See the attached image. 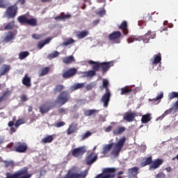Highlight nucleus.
Here are the masks:
<instances>
[{
	"mask_svg": "<svg viewBox=\"0 0 178 178\" xmlns=\"http://www.w3.org/2000/svg\"><path fill=\"white\" fill-rule=\"evenodd\" d=\"M124 143H126V138L122 137L119 139L117 143H112L110 144H104L102 147V154L104 155H106V154H109L111 149L113 150L111 152L112 155H115V156H118L119 154H120V151H122V148H123V145H124Z\"/></svg>",
	"mask_w": 178,
	"mask_h": 178,
	"instance_id": "nucleus-1",
	"label": "nucleus"
},
{
	"mask_svg": "<svg viewBox=\"0 0 178 178\" xmlns=\"http://www.w3.org/2000/svg\"><path fill=\"white\" fill-rule=\"evenodd\" d=\"M6 178H30L33 175L28 174L27 169H23L17 171L15 174L6 172Z\"/></svg>",
	"mask_w": 178,
	"mask_h": 178,
	"instance_id": "nucleus-2",
	"label": "nucleus"
},
{
	"mask_svg": "<svg viewBox=\"0 0 178 178\" xmlns=\"http://www.w3.org/2000/svg\"><path fill=\"white\" fill-rule=\"evenodd\" d=\"M115 168H106L102 170V173L97 175L95 178H115Z\"/></svg>",
	"mask_w": 178,
	"mask_h": 178,
	"instance_id": "nucleus-3",
	"label": "nucleus"
},
{
	"mask_svg": "<svg viewBox=\"0 0 178 178\" xmlns=\"http://www.w3.org/2000/svg\"><path fill=\"white\" fill-rule=\"evenodd\" d=\"M70 99V95L66 91H63L58 96L57 99L55 101V103L59 106H62V105H65L67 101Z\"/></svg>",
	"mask_w": 178,
	"mask_h": 178,
	"instance_id": "nucleus-4",
	"label": "nucleus"
},
{
	"mask_svg": "<svg viewBox=\"0 0 178 178\" xmlns=\"http://www.w3.org/2000/svg\"><path fill=\"white\" fill-rule=\"evenodd\" d=\"M17 5L14 4L8 7L6 11V15L8 19H15L16 17V15H17Z\"/></svg>",
	"mask_w": 178,
	"mask_h": 178,
	"instance_id": "nucleus-5",
	"label": "nucleus"
},
{
	"mask_svg": "<svg viewBox=\"0 0 178 178\" xmlns=\"http://www.w3.org/2000/svg\"><path fill=\"white\" fill-rule=\"evenodd\" d=\"M122 35L120 31H115L109 35V40L115 41V44H120V39L119 38Z\"/></svg>",
	"mask_w": 178,
	"mask_h": 178,
	"instance_id": "nucleus-6",
	"label": "nucleus"
},
{
	"mask_svg": "<svg viewBox=\"0 0 178 178\" xmlns=\"http://www.w3.org/2000/svg\"><path fill=\"white\" fill-rule=\"evenodd\" d=\"M84 152H86V146L74 149L72 150V155L73 156H75L76 158H77L79 156H81V155H83Z\"/></svg>",
	"mask_w": 178,
	"mask_h": 178,
	"instance_id": "nucleus-7",
	"label": "nucleus"
},
{
	"mask_svg": "<svg viewBox=\"0 0 178 178\" xmlns=\"http://www.w3.org/2000/svg\"><path fill=\"white\" fill-rule=\"evenodd\" d=\"M137 116V113L134 112V113H129L127 112L123 117L124 120H126L127 122H133L134 120V118Z\"/></svg>",
	"mask_w": 178,
	"mask_h": 178,
	"instance_id": "nucleus-8",
	"label": "nucleus"
},
{
	"mask_svg": "<svg viewBox=\"0 0 178 178\" xmlns=\"http://www.w3.org/2000/svg\"><path fill=\"white\" fill-rule=\"evenodd\" d=\"M51 108H52V104L45 103L40 106V112H41L42 114L47 113V112H49L51 110Z\"/></svg>",
	"mask_w": 178,
	"mask_h": 178,
	"instance_id": "nucleus-9",
	"label": "nucleus"
},
{
	"mask_svg": "<svg viewBox=\"0 0 178 178\" xmlns=\"http://www.w3.org/2000/svg\"><path fill=\"white\" fill-rule=\"evenodd\" d=\"M163 161L161 159H157L155 160L152 163V164L149 165V170H155V169H158L161 165H162Z\"/></svg>",
	"mask_w": 178,
	"mask_h": 178,
	"instance_id": "nucleus-10",
	"label": "nucleus"
},
{
	"mask_svg": "<svg viewBox=\"0 0 178 178\" xmlns=\"http://www.w3.org/2000/svg\"><path fill=\"white\" fill-rule=\"evenodd\" d=\"M109 99H111V92L107 91L106 94H104L101 99L102 102L104 103V106L106 108L108 104H109Z\"/></svg>",
	"mask_w": 178,
	"mask_h": 178,
	"instance_id": "nucleus-11",
	"label": "nucleus"
},
{
	"mask_svg": "<svg viewBox=\"0 0 178 178\" xmlns=\"http://www.w3.org/2000/svg\"><path fill=\"white\" fill-rule=\"evenodd\" d=\"M112 66H113V61L101 63V67L103 72H108Z\"/></svg>",
	"mask_w": 178,
	"mask_h": 178,
	"instance_id": "nucleus-12",
	"label": "nucleus"
},
{
	"mask_svg": "<svg viewBox=\"0 0 178 178\" xmlns=\"http://www.w3.org/2000/svg\"><path fill=\"white\" fill-rule=\"evenodd\" d=\"M76 72H77V70L75 68L70 69L63 74V77L64 79H69V77H72V76H74V74H76Z\"/></svg>",
	"mask_w": 178,
	"mask_h": 178,
	"instance_id": "nucleus-13",
	"label": "nucleus"
},
{
	"mask_svg": "<svg viewBox=\"0 0 178 178\" xmlns=\"http://www.w3.org/2000/svg\"><path fill=\"white\" fill-rule=\"evenodd\" d=\"M89 65H93L92 69L93 70L94 72H98L99 70V68L101 67V63L94 60H89L88 61Z\"/></svg>",
	"mask_w": 178,
	"mask_h": 178,
	"instance_id": "nucleus-14",
	"label": "nucleus"
},
{
	"mask_svg": "<svg viewBox=\"0 0 178 178\" xmlns=\"http://www.w3.org/2000/svg\"><path fill=\"white\" fill-rule=\"evenodd\" d=\"M84 87H86V83H74L70 88V91H76V90H80Z\"/></svg>",
	"mask_w": 178,
	"mask_h": 178,
	"instance_id": "nucleus-15",
	"label": "nucleus"
},
{
	"mask_svg": "<svg viewBox=\"0 0 178 178\" xmlns=\"http://www.w3.org/2000/svg\"><path fill=\"white\" fill-rule=\"evenodd\" d=\"M9 70H10V65H3L0 67V77L1 76H3V74H6V73H8Z\"/></svg>",
	"mask_w": 178,
	"mask_h": 178,
	"instance_id": "nucleus-16",
	"label": "nucleus"
},
{
	"mask_svg": "<svg viewBox=\"0 0 178 178\" xmlns=\"http://www.w3.org/2000/svg\"><path fill=\"white\" fill-rule=\"evenodd\" d=\"M15 39V34L13 33L8 31L6 33L5 38L3 40L4 42H10Z\"/></svg>",
	"mask_w": 178,
	"mask_h": 178,
	"instance_id": "nucleus-17",
	"label": "nucleus"
},
{
	"mask_svg": "<svg viewBox=\"0 0 178 178\" xmlns=\"http://www.w3.org/2000/svg\"><path fill=\"white\" fill-rule=\"evenodd\" d=\"M26 149L27 145L26 143H22L15 147L16 152H26Z\"/></svg>",
	"mask_w": 178,
	"mask_h": 178,
	"instance_id": "nucleus-18",
	"label": "nucleus"
},
{
	"mask_svg": "<svg viewBox=\"0 0 178 178\" xmlns=\"http://www.w3.org/2000/svg\"><path fill=\"white\" fill-rule=\"evenodd\" d=\"M90 34L88 31L85 30L82 31H79L76 33V37L79 38V40H83V38H86Z\"/></svg>",
	"mask_w": 178,
	"mask_h": 178,
	"instance_id": "nucleus-19",
	"label": "nucleus"
},
{
	"mask_svg": "<svg viewBox=\"0 0 178 178\" xmlns=\"http://www.w3.org/2000/svg\"><path fill=\"white\" fill-rule=\"evenodd\" d=\"M91 156H92V153L90 154L87 158V165H92V163H94V162H95V161H97L98 159V156L97 155L94 156L92 158Z\"/></svg>",
	"mask_w": 178,
	"mask_h": 178,
	"instance_id": "nucleus-20",
	"label": "nucleus"
},
{
	"mask_svg": "<svg viewBox=\"0 0 178 178\" xmlns=\"http://www.w3.org/2000/svg\"><path fill=\"white\" fill-rule=\"evenodd\" d=\"M52 141H54V136L49 135V136L44 137L41 140V143L42 144H48L49 143H52Z\"/></svg>",
	"mask_w": 178,
	"mask_h": 178,
	"instance_id": "nucleus-21",
	"label": "nucleus"
},
{
	"mask_svg": "<svg viewBox=\"0 0 178 178\" xmlns=\"http://www.w3.org/2000/svg\"><path fill=\"white\" fill-rule=\"evenodd\" d=\"M51 38H47L45 40H42L39 42L38 44V48H39V49H41L43 47L47 45V44H49V42H51Z\"/></svg>",
	"mask_w": 178,
	"mask_h": 178,
	"instance_id": "nucleus-22",
	"label": "nucleus"
},
{
	"mask_svg": "<svg viewBox=\"0 0 178 178\" xmlns=\"http://www.w3.org/2000/svg\"><path fill=\"white\" fill-rule=\"evenodd\" d=\"M31 79L27 75H25L22 79V83L24 84V86H26V87H30V86H31Z\"/></svg>",
	"mask_w": 178,
	"mask_h": 178,
	"instance_id": "nucleus-23",
	"label": "nucleus"
},
{
	"mask_svg": "<svg viewBox=\"0 0 178 178\" xmlns=\"http://www.w3.org/2000/svg\"><path fill=\"white\" fill-rule=\"evenodd\" d=\"M119 29H121L122 30L124 34L127 35L129 33V31L127 30V22L126 21H124L120 26H119Z\"/></svg>",
	"mask_w": 178,
	"mask_h": 178,
	"instance_id": "nucleus-24",
	"label": "nucleus"
},
{
	"mask_svg": "<svg viewBox=\"0 0 178 178\" xmlns=\"http://www.w3.org/2000/svg\"><path fill=\"white\" fill-rule=\"evenodd\" d=\"M63 63H65L66 65H69L73 62H75L74 57L73 56H70L68 57H65L63 59Z\"/></svg>",
	"mask_w": 178,
	"mask_h": 178,
	"instance_id": "nucleus-25",
	"label": "nucleus"
},
{
	"mask_svg": "<svg viewBox=\"0 0 178 178\" xmlns=\"http://www.w3.org/2000/svg\"><path fill=\"white\" fill-rule=\"evenodd\" d=\"M148 122H151V113H147L142 116V123H148Z\"/></svg>",
	"mask_w": 178,
	"mask_h": 178,
	"instance_id": "nucleus-26",
	"label": "nucleus"
},
{
	"mask_svg": "<svg viewBox=\"0 0 178 178\" xmlns=\"http://www.w3.org/2000/svg\"><path fill=\"white\" fill-rule=\"evenodd\" d=\"M76 124H74V123L71 124L67 129V134L68 136H70V134H73V133L76 131Z\"/></svg>",
	"mask_w": 178,
	"mask_h": 178,
	"instance_id": "nucleus-27",
	"label": "nucleus"
},
{
	"mask_svg": "<svg viewBox=\"0 0 178 178\" xmlns=\"http://www.w3.org/2000/svg\"><path fill=\"white\" fill-rule=\"evenodd\" d=\"M126 130V128L123 127H118L115 129L113 130V134L117 135V134H122L123 131Z\"/></svg>",
	"mask_w": 178,
	"mask_h": 178,
	"instance_id": "nucleus-28",
	"label": "nucleus"
},
{
	"mask_svg": "<svg viewBox=\"0 0 178 178\" xmlns=\"http://www.w3.org/2000/svg\"><path fill=\"white\" fill-rule=\"evenodd\" d=\"M161 60H162L161 55H154L153 57L152 65H156L157 63H159Z\"/></svg>",
	"mask_w": 178,
	"mask_h": 178,
	"instance_id": "nucleus-29",
	"label": "nucleus"
},
{
	"mask_svg": "<svg viewBox=\"0 0 178 178\" xmlns=\"http://www.w3.org/2000/svg\"><path fill=\"white\" fill-rule=\"evenodd\" d=\"M26 24H29V26H37V19H35V18L28 19Z\"/></svg>",
	"mask_w": 178,
	"mask_h": 178,
	"instance_id": "nucleus-30",
	"label": "nucleus"
},
{
	"mask_svg": "<svg viewBox=\"0 0 178 178\" xmlns=\"http://www.w3.org/2000/svg\"><path fill=\"white\" fill-rule=\"evenodd\" d=\"M30 55L29 51H22L19 54V58L21 60H23L25 58H27Z\"/></svg>",
	"mask_w": 178,
	"mask_h": 178,
	"instance_id": "nucleus-31",
	"label": "nucleus"
},
{
	"mask_svg": "<svg viewBox=\"0 0 178 178\" xmlns=\"http://www.w3.org/2000/svg\"><path fill=\"white\" fill-rule=\"evenodd\" d=\"M17 20H18V22H19V23H26L27 24V21L29 20V18L24 15H21V16L18 17Z\"/></svg>",
	"mask_w": 178,
	"mask_h": 178,
	"instance_id": "nucleus-32",
	"label": "nucleus"
},
{
	"mask_svg": "<svg viewBox=\"0 0 178 178\" xmlns=\"http://www.w3.org/2000/svg\"><path fill=\"white\" fill-rule=\"evenodd\" d=\"M129 172L131 176H136V175H137V172H138V168H137L136 167H134L129 169Z\"/></svg>",
	"mask_w": 178,
	"mask_h": 178,
	"instance_id": "nucleus-33",
	"label": "nucleus"
},
{
	"mask_svg": "<svg viewBox=\"0 0 178 178\" xmlns=\"http://www.w3.org/2000/svg\"><path fill=\"white\" fill-rule=\"evenodd\" d=\"M174 98H178V92H172L168 94V99L172 100Z\"/></svg>",
	"mask_w": 178,
	"mask_h": 178,
	"instance_id": "nucleus-34",
	"label": "nucleus"
},
{
	"mask_svg": "<svg viewBox=\"0 0 178 178\" xmlns=\"http://www.w3.org/2000/svg\"><path fill=\"white\" fill-rule=\"evenodd\" d=\"M15 27V21L9 22L5 27V30H12Z\"/></svg>",
	"mask_w": 178,
	"mask_h": 178,
	"instance_id": "nucleus-35",
	"label": "nucleus"
},
{
	"mask_svg": "<svg viewBox=\"0 0 178 178\" xmlns=\"http://www.w3.org/2000/svg\"><path fill=\"white\" fill-rule=\"evenodd\" d=\"M151 37L149 36V32H147L144 36H143V42L145 44H148L149 42V39Z\"/></svg>",
	"mask_w": 178,
	"mask_h": 178,
	"instance_id": "nucleus-36",
	"label": "nucleus"
},
{
	"mask_svg": "<svg viewBox=\"0 0 178 178\" xmlns=\"http://www.w3.org/2000/svg\"><path fill=\"white\" fill-rule=\"evenodd\" d=\"M152 162V159L151 157H147L145 161L142 163V166H147V165H149Z\"/></svg>",
	"mask_w": 178,
	"mask_h": 178,
	"instance_id": "nucleus-37",
	"label": "nucleus"
},
{
	"mask_svg": "<svg viewBox=\"0 0 178 178\" xmlns=\"http://www.w3.org/2000/svg\"><path fill=\"white\" fill-rule=\"evenodd\" d=\"M96 112H98V110L92 109V110L86 111L85 112V115L86 116H91V115H94V113H95Z\"/></svg>",
	"mask_w": 178,
	"mask_h": 178,
	"instance_id": "nucleus-38",
	"label": "nucleus"
},
{
	"mask_svg": "<svg viewBox=\"0 0 178 178\" xmlns=\"http://www.w3.org/2000/svg\"><path fill=\"white\" fill-rule=\"evenodd\" d=\"M48 72H49V68L44 67L42 70L41 72L39 74L40 76H45V74H48Z\"/></svg>",
	"mask_w": 178,
	"mask_h": 178,
	"instance_id": "nucleus-39",
	"label": "nucleus"
},
{
	"mask_svg": "<svg viewBox=\"0 0 178 178\" xmlns=\"http://www.w3.org/2000/svg\"><path fill=\"white\" fill-rule=\"evenodd\" d=\"M58 56H59V52H58L57 51L49 54V58L50 59H54V58H58Z\"/></svg>",
	"mask_w": 178,
	"mask_h": 178,
	"instance_id": "nucleus-40",
	"label": "nucleus"
},
{
	"mask_svg": "<svg viewBox=\"0 0 178 178\" xmlns=\"http://www.w3.org/2000/svg\"><path fill=\"white\" fill-rule=\"evenodd\" d=\"M86 74V77H92L95 76V71L94 70L87 71Z\"/></svg>",
	"mask_w": 178,
	"mask_h": 178,
	"instance_id": "nucleus-41",
	"label": "nucleus"
},
{
	"mask_svg": "<svg viewBox=\"0 0 178 178\" xmlns=\"http://www.w3.org/2000/svg\"><path fill=\"white\" fill-rule=\"evenodd\" d=\"M73 42H74V40H73V38H70L64 42L63 44L67 47V45H70V44H73Z\"/></svg>",
	"mask_w": 178,
	"mask_h": 178,
	"instance_id": "nucleus-42",
	"label": "nucleus"
},
{
	"mask_svg": "<svg viewBox=\"0 0 178 178\" xmlns=\"http://www.w3.org/2000/svg\"><path fill=\"white\" fill-rule=\"evenodd\" d=\"M63 89V86L62 85H57L54 88L55 92H60V91Z\"/></svg>",
	"mask_w": 178,
	"mask_h": 178,
	"instance_id": "nucleus-43",
	"label": "nucleus"
},
{
	"mask_svg": "<svg viewBox=\"0 0 178 178\" xmlns=\"http://www.w3.org/2000/svg\"><path fill=\"white\" fill-rule=\"evenodd\" d=\"M8 94L9 92H6L3 94L2 96L0 97V103L2 102V101H5V99H6Z\"/></svg>",
	"mask_w": 178,
	"mask_h": 178,
	"instance_id": "nucleus-44",
	"label": "nucleus"
},
{
	"mask_svg": "<svg viewBox=\"0 0 178 178\" xmlns=\"http://www.w3.org/2000/svg\"><path fill=\"white\" fill-rule=\"evenodd\" d=\"M127 92H130V90L126 88H121V95H125V94H127Z\"/></svg>",
	"mask_w": 178,
	"mask_h": 178,
	"instance_id": "nucleus-45",
	"label": "nucleus"
},
{
	"mask_svg": "<svg viewBox=\"0 0 178 178\" xmlns=\"http://www.w3.org/2000/svg\"><path fill=\"white\" fill-rule=\"evenodd\" d=\"M91 134H92L91 132L87 131L86 133L82 135V140H86V138H88V137L91 136Z\"/></svg>",
	"mask_w": 178,
	"mask_h": 178,
	"instance_id": "nucleus-46",
	"label": "nucleus"
},
{
	"mask_svg": "<svg viewBox=\"0 0 178 178\" xmlns=\"http://www.w3.org/2000/svg\"><path fill=\"white\" fill-rule=\"evenodd\" d=\"M109 84V81L108 79H103V87L108 91V85Z\"/></svg>",
	"mask_w": 178,
	"mask_h": 178,
	"instance_id": "nucleus-47",
	"label": "nucleus"
},
{
	"mask_svg": "<svg viewBox=\"0 0 178 178\" xmlns=\"http://www.w3.org/2000/svg\"><path fill=\"white\" fill-rule=\"evenodd\" d=\"M23 123H24V120H18L16 122H15V127H19V126H20V124H23Z\"/></svg>",
	"mask_w": 178,
	"mask_h": 178,
	"instance_id": "nucleus-48",
	"label": "nucleus"
},
{
	"mask_svg": "<svg viewBox=\"0 0 178 178\" xmlns=\"http://www.w3.org/2000/svg\"><path fill=\"white\" fill-rule=\"evenodd\" d=\"M163 98V92H161L160 94H158L156 97L154 99L156 101H159V99H162Z\"/></svg>",
	"mask_w": 178,
	"mask_h": 178,
	"instance_id": "nucleus-49",
	"label": "nucleus"
},
{
	"mask_svg": "<svg viewBox=\"0 0 178 178\" xmlns=\"http://www.w3.org/2000/svg\"><path fill=\"white\" fill-rule=\"evenodd\" d=\"M105 13H106V11L104 9H102L99 12H97V15L100 17H102V16H104V15H105Z\"/></svg>",
	"mask_w": 178,
	"mask_h": 178,
	"instance_id": "nucleus-50",
	"label": "nucleus"
},
{
	"mask_svg": "<svg viewBox=\"0 0 178 178\" xmlns=\"http://www.w3.org/2000/svg\"><path fill=\"white\" fill-rule=\"evenodd\" d=\"M6 0H0V8H6Z\"/></svg>",
	"mask_w": 178,
	"mask_h": 178,
	"instance_id": "nucleus-51",
	"label": "nucleus"
},
{
	"mask_svg": "<svg viewBox=\"0 0 178 178\" xmlns=\"http://www.w3.org/2000/svg\"><path fill=\"white\" fill-rule=\"evenodd\" d=\"M32 37L35 40H41V38H42V35H38V34H33L32 35Z\"/></svg>",
	"mask_w": 178,
	"mask_h": 178,
	"instance_id": "nucleus-52",
	"label": "nucleus"
},
{
	"mask_svg": "<svg viewBox=\"0 0 178 178\" xmlns=\"http://www.w3.org/2000/svg\"><path fill=\"white\" fill-rule=\"evenodd\" d=\"M166 175L163 172H160L156 175V178H165Z\"/></svg>",
	"mask_w": 178,
	"mask_h": 178,
	"instance_id": "nucleus-53",
	"label": "nucleus"
},
{
	"mask_svg": "<svg viewBox=\"0 0 178 178\" xmlns=\"http://www.w3.org/2000/svg\"><path fill=\"white\" fill-rule=\"evenodd\" d=\"M93 87H94V84L92 83L88 84L86 86V90H88V91H90V90H92Z\"/></svg>",
	"mask_w": 178,
	"mask_h": 178,
	"instance_id": "nucleus-54",
	"label": "nucleus"
},
{
	"mask_svg": "<svg viewBox=\"0 0 178 178\" xmlns=\"http://www.w3.org/2000/svg\"><path fill=\"white\" fill-rule=\"evenodd\" d=\"M65 124L64 122H59L56 124V127H63V126Z\"/></svg>",
	"mask_w": 178,
	"mask_h": 178,
	"instance_id": "nucleus-55",
	"label": "nucleus"
},
{
	"mask_svg": "<svg viewBox=\"0 0 178 178\" xmlns=\"http://www.w3.org/2000/svg\"><path fill=\"white\" fill-rule=\"evenodd\" d=\"M86 72H80L79 74H80V77H87Z\"/></svg>",
	"mask_w": 178,
	"mask_h": 178,
	"instance_id": "nucleus-56",
	"label": "nucleus"
},
{
	"mask_svg": "<svg viewBox=\"0 0 178 178\" xmlns=\"http://www.w3.org/2000/svg\"><path fill=\"white\" fill-rule=\"evenodd\" d=\"M147 33H149L150 38H152V40H153V38H155V37H156L155 33L151 32V31H148Z\"/></svg>",
	"mask_w": 178,
	"mask_h": 178,
	"instance_id": "nucleus-57",
	"label": "nucleus"
},
{
	"mask_svg": "<svg viewBox=\"0 0 178 178\" xmlns=\"http://www.w3.org/2000/svg\"><path fill=\"white\" fill-rule=\"evenodd\" d=\"M141 40H143V41H144V36H139L138 38H134L135 41H141Z\"/></svg>",
	"mask_w": 178,
	"mask_h": 178,
	"instance_id": "nucleus-58",
	"label": "nucleus"
},
{
	"mask_svg": "<svg viewBox=\"0 0 178 178\" xmlns=\"http://www.w3.org/2000/svg\"><path fill=\"white\" fill-rule=\"evenodd\" d=\"M21 99H22V102H26V101H28L27 96L22 95L21 97Z\"/></svg>",
	"mask_w": 178,
	"mask_h": 178,
	"instance_id": "nucleus-59",
	"label": "nucleus"
},
{
	"mask_svg": "<svg viewBox=\"0 0 178 178\" xmlns=\"http://www.w3.org/2000/svg\"><path fill=\"white\" fill-rule=\"evenodd\" d=\"M111 130H112V126H108L107 128H106L105 131L106 133H109V131H111Z\"/></svg>",
	"mask_w": 178,
	"mask_h": 178,
	"instance_id": "nucleus-60",
	"label": "nucleus"
},
{
	"mask_svg": "<svg viewBox=\"0 0 178 178\" xmlns=\"http://www.w3.org/2000/svg\"><path fill=\"white\" fill-rule=\"evenodd\" d=\"M26 2V0H18L17 3H19L20 5H23Z\"/></svg>",
	"mask_w": 178,
	"mask_h": 178,
	"instance_id": "nucleus-61",
	"label": "nucleus"
},
{
	"mask_svg": "<svg viewBox=\"0 0 178 178\" xmlns=\"http://www.w3.org/2000/svg\"><path fill=\"white\" fill-rule=\"evenodd\" d=\"M13 124H15V122L13 121H10L8 124V127H12V126H13Z\"/></svg>",
	"mask_w": 178,
	"mask_h": 178,
	"instance_id": "nucleus-62",
	"label": "nucleus"
},
{
	"mask_svg": "<svg viewBox=\"0 0 178 178\" xmlns=\"http://www.w3.org/2000/svg\"><path fill=\"white\" fill-rule=\"evenodd\" d=\"M134 41L133 38H130L127 40L128 44H131V42H134Z\"/></svg>",
	"mask_w": 178,
	"mask_h": 178,
	"instance_id": "nucleus-63",
	"label": "nucleus"
},
{
	"mask_svg": "<svg viewBox=\"0 0 178 178\" xmlns=\"http://www.w3.org/2000/svg\"><path fill=\"white\" fill-rule=\"evenodd\" d=\"M98 23H99V20H98V19L93 21V24H95V26H97V24H98Z\"/></svg>",
	"mask_w": 178,
	"mask_h": 178,
	"instance_id": "nucleus-64",
	"label": "nucleus"
}]
</instances>
